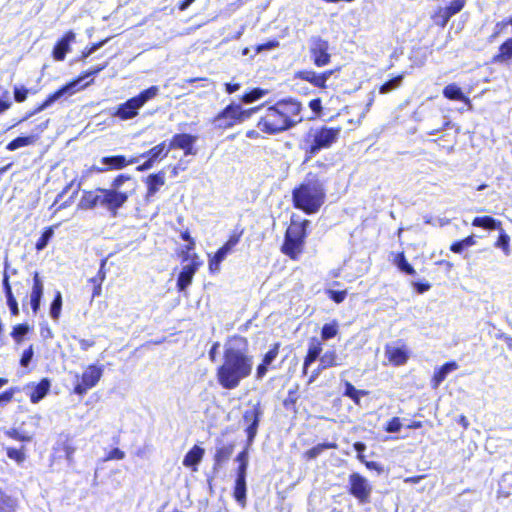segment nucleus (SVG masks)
I'll use <instances>...</instances> for the list:
<instances>
[{"instance_id": "nucleus-1", "label": "nucleus", "mask_w": 512, "mask_h": 512, "mask_svg": "<svg viewBox=\"0 0 512 512\" xmlns=\"http://www.w3.org/2000/svg\"><path fill=\"white\" fill-rule=\"evenodd\" d=\"M254 366L248 340L242 336H233L224 344L223 363L217 368V381L222 388L235 389L240 382L249 377Z\"/></svg>"}, {"instance_id": "nucleus-2", "label": "nucleus", "mask_w": 512, "mask_h": 512, "mask_svg": "<svg viewBox=\"0 0 512 512\" xmlns=\"http://www.w3.org/2000/svg\"><path fill=\"white\" fill-rule=\"evenodd\" d=\"M134 190L135 182L131 176L120 174L107 189L97 188L93 191H84L78 206L81 209H93L100 205L115 217Z\"/></svg>"}, {"instance_id": "nucleus-3", "label": "nucleus", "mask_w": 512, "mask_h": 512, "mask_svg": "<svg viewBox=\"0 0 512 512\" xmlns=\"http://www.w3.org/2000/svg\"><path fill=\"white\" fill-rule=\"evenodd\" d=\"M302 106L294 99H283L267 108L257 127L268 134H276L288 130L302 121Z\"/></svg>"}, {"instance_id": "nucleus-4", "label": "nucleus", "mask_w": 512, "mask_h": 512, "mask_svg": "<svg viewBox=\"0 0 512 512\" xmlns=\"http://www.w3.org/2000/svg\"><path fill=\"white\" fill-rule=\"evenodd\" d=\"M325 197L324 181L311 172L292 192L295 208L304 211L306 214L318 212L325 201Z\"/></svg>"}, {"instance_id": "nucleus-5", "label": "nucleus", "mask_w": 512, "mask_h": 512, "mask_svg": "<svg viewBox=\"0 0 512 512\" xmlns=\"http://www.w3.org/2000/svg\"><path fill=\"white\" fill-rule=\"evenodd\" d=\"M260 107L243 110L240 104L231 103L226 106L214 119L213 125L216 129H228L236 123H241L250 118Z\"/></svg>"}, {"instance_id": "nucleus-6", "label": "nucleus", "mask_w": 512, "mask_h": 512, "mask_svg": "<svg viewBox=\"0 0 512 512\" xmlns=\"http://www.w3.org/2000/svg\"><path fill=\"white\" fill-rule=\"evenodd\" d=\"M158 93V86H151L148 89L143 90L137 96L120 104L114 115L122 120L132 119L138 115L139 109H141L148 101L155 98Z\"/></svg>"}, {"instance_id": "nucleus-7", "label": "nucleus", "mask_w": 512, "mask_h": 512, "mask_svg": "<svg viewBox=\"0 0 512 512\" xmlns=\"http://www.w3.org/2000/svg\"><path fill=\"white\" fill-rule=\"evenodd\" d=\"M307 224L308 221H304L303 224L293 223L288 227L286 231L281 250L291 259H297L298 255L302 252L304 239L306 237Z\"/></svg>"}, {"instance_id": "nucleus-8", "label": "nucleus", "mask_w": 512, "mask_h": 512, "mask_svg": "<svg viewBox=\"0 0 512 512\" xmlns=\"http://www.w3.org/2000/svg\"><path fill=\"white\" fill-rule=\"evenodd\" d=\"M341 133L340 127L322 126L311 131V144L307 152L311 155L317 154L322 149L331 147L339 138Z\"/></svg>"}, {"instance_id": "nucleus-9", "label": "nucleus", "mask_w": 512, "mask_h": 512, "mask_svg": "<svg viewBox=\"0 0 512 512\" xmlns=\"http://www.w3.org/2000/svg\"><path fill=\"white\" fill-rule=\"evenodd\" d=\"M349 493L357 499L359 504L370 503L372 485L364 476L357 472H353L348 478Z\"/></svg>"}, {"instance_id": "nucleus-10", "label": "nucleus", "mask_w": 512, "mask_h": 512, "mask_svg": "<svg viewBox=\"0 0 512 512\" xmlns=\"http://www.w3.org/2000/svg\"><path fill=\"white\" fill-rule=\"evenodd\" d=\"M263 416V410L260 403L253 404L243 413V422L246 425L245 432L247 434L246 446H251L258 432L260 420Z\"/></svg>"}, {"instance_id": "nucleus-11", "label": "nucleus", "mask_w": 512, "mask_h": 512, "mask_svg": "<svg viewBox=\"0 0 512 512\" xmlns=\"http://www.w3.org/2000/svg\"><path fill=\"white\" fill-rule=\"evenodd\" d=\"M78 82L79 81H71V82L65 84L64 86H62L61 88H59L54 93L50 94L42 104H40L35 109H32V111L26 113V115L20 120V122L26 121L29 118H31L32 116L42 112L43 110L50 107L56 101L62 99L64 96L73 95L76 92V87L78 85Z\"/></svg>"}, {"instance_id": "nucleus-12", "label": "nucleus", "mask_w": 512, "mask_h": 512, "mask_svg": "<svg viewBox=\"0 0 512 512\" xmlns=\"http://www.w3.org/2000/svg\"><path fill=\"white\" fill-rule=\"evenodd\" d=\"M104 368L102 365H89L81 376V381L74 387L77 395H84L89 389L96 386L103 375Z\"/></svg>"}, {"instance_id": "nucleus-13", "label": "nucleus", "mask_w": 512, "mask_h": 512, "mask_svg": "<svg viewBox=\"0 0 512 512\" xmlns=\"http://www.w3.org/2000/svg\"><path fill=\"white\" fill-rule=\"evenodd\" d=\"M410 357V350L403 340H396L385 345V358L393 366L406 364Z\"/></svg>"}, {"instance_id": "nucleus-14", "label": "nucleus", "mask_w": 512, "mask_h": 512, "mask_svg": "<svg viewBox=\"0 0 512 512\" xmlns=\"http://www.w3.org/2000/svg\"><path fill=\"white\" fill-rule=\"evenodd\" d=\"M328 47V42L320 37H312L310 39V53L316 66L322 67L330 62Z\"/></svg>"}, {"instance_id": "nucleus-15", "label": "nucleus", "mask_w": 512, "mask_h": 512, "mask_svg": "<svg viewBox=\"0 0 512 512\" xmlns=\"http://www.w3.org/2000/svg\"><path fill=\"white\" fill-rule=\"evenodd\" d=\"M464 2H451V4L439 10L433 15V20L436 25L444 27L449 19L462 10Z\"/></svg>"}, {"instance_id": "nucleus-16", "label": "nucleus", "mask_w": 512, "mask_h": 512, "mask_svg": "<svg viewBox=\"0 0 512 512\" xmlns=\"http://www.w3.org/2000/svg\"><path fill=\"white\" fill-rule=\"evenodd\" d=\"M199 265V262L193 260L191 263L183 266L177 279V288L180 292L185 291V289L191 284Z\"/></svg>"}, {"instance_id": "nucleus-17", "label": "nucleus", "mask_w": 512, "mask_h": 512, "mask_svg": "<svg viewBox=\"0 0 512 512\" xmlns=\"http://www.w3.org/2000/svg\"><path fill=\"white\" fill-rule=\"evenodd\" d=\"M139 161L138 157L127 160L122 155L106 156L101 159V163L105 165V168H99L98 171L103 172L107 169H122L129 164H135Z\"/></svg>"}, {"instance_id": "nucleus-18", "label": "nucleus", "mask_w": 512, "mask_h": 512, "mask_svg": "<svg viewBox=\"0 0 512 512\" xmlns=\"http://www.w3.org/2000/svg\"><path fill=\"white\" fill-rule=\"evenodd\" d=\"M332 75V71H327L321 74H318L314 71L305 70L300 71L296 74V77L305 80L307 82H310L315 87L324 88L326 85V81L329 79V77Z\"/></svg>"}, {"instance_id": "nucleus-19", "label": "nucleus", "mask_w": 512, "mask_h": 512, "mask_svg": "<svg viewBox=\"0 0 512 512\" xmlns=\"http://www.w3.org/2000/svg\"><path fill=\"white\" fill-rule=\"evenodd\" d=\"M75 39V34L72 31L67 32L55 45L53 49V57L57 61L64 60L66 53L70 49V43Z\"/></svg>"}, {"instance_id": "nucleus-20", "label": "nucleus", "mask_w": 512, "mask_h": 512, "mask_svg": "<svg viewBox=\"0 0 512 512\" xmlns=\"http://www.w3.org/2000/svg\"><path fill=\"white\" fill-rule=\"evenodd\" d=\"M147 184V194L146 200L150 201L151 198L159 191L160 187L165 184V173L164 171H159L155 174H150L146 178Z\"/></svg>"}, {"instance_id": "nucleus-21", "label": "nucleus", "mask_w": 512, "mask_h": 512, "mask_svg": "<svg viewBox=\"0 0 512 512\" xmlns=\"http://www.w3.org/2000/svg\"><path fill=\"white\" fill-rule=\"evenodd\" d=\"M321 352H322V344H321V342L317 338H312L310 343H309L307 355H306V357L304 359V364H303V373L304 374L307 373V368L314 361H316L318 358L320 359Z\"/></svg>"}, {"instance_id": "nucleus-22", "label": "nucleus", "mask_w": 512, "mask_h": 512, "mask_svg": "<svg viewBox=\"0 0 512 512\" xmlns=\"http://www.w3.org/2000/svg\"><path fill=\"white\" fill-rule=\"evenodd\" d=\"M204 453V449L200 446H193L184 456L183 465L185 467H191L194 471H196L197 465L202 461Z\"/></svg>"}, {"instance_id": "nucleus-23", "label": "nucleus", "mask_w": 512, "mask_h": 512, "mask_svg": "<svg viewBox=\"0 0 512 512\" xmlns=\"http://www.w3.org/2000/svg\"><path fill=\"white\" fill-rule=\"evenodd\" d=\"M246 475L247 473L237 472L234 487V498L242 506H244L246 502Z\"/></svg>"}, {"instance_id": "nucleus-24", "label": "nucleus", "mask_w": 512, "mask_h": 512, "mask_svg": "<svg viewBox=\"0 0 512 512\" xmlns=\"http://www.w3.org/2000/svg\"><path fill=\"white\" fill-rule=\"evenodd\" d=\"M234 451V444H226L216 448L214 455V470H217L223 463L229 460Z\"/></svg>"}, {"instance_id": "nucleus-25", "label": "nucleus", "mask_w": 512, "mask_h": 512, "mask_svg": "<svg viewBox=\"0 0 512 512\" xmlns=\"http://www.w3.org/2000/svg\"><path fill=\"white\" fill-rule=\"evenodd\" d=\"M196 140L197 137L190 134H175L170 141L169 150L173 148H188V146H193Z\"/></svg>"}, {"instance_id": "nucleus-26", "label": "nucleus", "mask_w": 512, "mask_h": 512, "mask_svg": "<svg viewBox=\"0 0 512 512\" xmlns=\"http://www.w3.org/2000/svg\"><path fill=\"white\" fill-rule=\"evenodd\" d=\"M169 151V147H166V143L162 142L151 148L149 151L143 153L140 157L149 158L153 163H155L157 160H162L167 157Z\"/></svg>"}, {"instance_id": "nucleus-27", "label": "nucleus", "mask_w": 512, "mask_h": 512, "mask_svg": "<svg viewBox=\"0 0 512 512\" xmlns=\"http://www.w3.org/2000/svg\"><path fill=\"white\" fill-rule=\"evenodd\" d=\"M456 369H458V364L454 361L447 362L438 368L433 376L434 386H439L445 380L447 375Z\"/></svg>"}, {"instance_id": "nucleus-28", "label": "nucleus", "mask_w": 512, "mask_h": 512, "mask_svg": "<svg viewBox=\"0 0 512 512\" xmlns=\"http://www.w3.org/2000/svg\"><path fill=\"white\" fill-rule=\"evenodd\" d=\"M50 389V381L47 378H43L34 388L30 394V400L32 403H38L42 400Z\"/></svg>"}, {"instance_id": "nucleus-29", "label": "nucleus", "mask_w": 512, "mask_h": 512, "mask_svg": "<svg viewBox=\"0 0 512 512\" xmlns=\"http://www.w3.org/2000/svg\"><path fill=\"white\" fill-rule=\"evenodd\" d=\"M472 225L487 230H502L501 222L491 216L475 217L472 221Z\"/></svg>"}, {"instance_id": "nucleus-30", "label": "nucleus", "mask_w": 512, "mask_h": 512, "mask_svg": "<svg viewBox=\"0 0 512 512\" xmlns=\"http://www.w3.org/2000/svg\"><path fill=\"white\" fill-rule=\"evenodd\" d=\"M59 449H61L65 453V458L69 463L73 462V455L75 453L76 448L72 444V440L69 435H60V438L57 442Z\"/></svg>"}, {"instance_id": "nucleus-31", "label": "nucleus", "mask_w": 512, "mask_h": 512, "mask_svg": "<svg viewBox=\"0 0 512 512\" xmlns=\"http://www.w3.org/2000/svg\"><path fill=\"white\" fill-rule=\"evenodd\" d=\"M443 95L450 100H459L464 101L466 103H470L469 98H467L461 88L456 84H449L443 89Z\"/></svg>"}, {"instance_id": "nucleus-32", "label": "nucleus", "mask_w": 512, "mask_h": 512, "mask_svg": "<svg viewBox=\"0 0 512 512\" xmlns=\"http://www.w3.org/2000/svg\"><path fill=\"white\" fill-rule=\"evenodd\" d=\"M512 59V38L507 39L499 47V53L494 56V61L499 63L508 62Z\"/></svg>"}, {"instance_id": "nucleus-33", "label": "nucleus", "mask_w": 512, "mask_h": 512, "mask_svg": "<svg viewBox=\"0 0 512 512\" xmlns=\"http://www.w3.org/2000/svg\"><path fill=\"white\" fill-rule=\"evenodd\" d=\"M337 444L335 442H325L320 443L311 449L307 450L304 454V457L308 460H313L317 458L320 454H322L327 449H336Z\"/></svg>"}, {"instance_id": "nucleus-34", "label": "nucleus", "mask_w": 512, "mask_h": 512, "mask_svg": "<svg viewBox=\"0 0 512 512\" xmlns=\"http://www.w3.org/2000/svg\"><path fill=\"white\" fill-rule=\"evenodd\" d=\"M343 395L349 397L356 405H360V397L366 396L368 391L356 389L350 382L346 381Z\"/></svg>"}, {"instance_id": "nucleus-35", "label": "nucleus", "mask_w": 512, "mask_h": 512, "mask_svg": "<svg viewBox=\"0 0 512 512\" xmlns=\"http://www.w3.org/2000/svg\"><path fill=\"white\" fill-rule=\"evenodd\" d=\"M320 369H327L333 366L341 365L335 351H327L320 357Z\"/></svg>"}, {"instance_id": "nucleus-36", "label": "nucleus", "mask_w": 512, "mask_h": 512, "mask_svg": "<svg viewBox=\"0 0 512 512\" xmlns=\"http://www.w3.org/2000/svg\"><path fill=\"white\" fill-rule=\"evenodd\" d=\"M44 285L38 272L34 273L33 286L30 294V300H41L43 296Z\"/></svg>"}, {"instance_id": "nucleus-37", "label": "nucleus", "mask_w": 512, "mask_h": 512, "mask_svg": "<svg viewBox=\"0 0 512 512\" xmlns=\"http://www.w3.org/2000/svg\"><path fill=\"white\" fill-rule=\"evenodd\" d=\"M62 309V294L60 291H56L55 297L50 304L49 314L54 321H58Z\"/></svg>"}, {"instance_id": "nucleus-38", "label": "nucleus", "mask_w": 512, "mask_h": 512, "mask_svg": "<svg viewBox=\"0 0 512 512\" xmlns=\"http://www.w3.org/2000/svg\"><path fill=\"white\" fill-rule=\"evenodd\" d=\"M230 250L224 245L218 249L214 256L209 261V268L211 271L218 270L220 263L226 258Z\"/></svg>"}, {"instance_id": "nucleus-39", "label": "nucleus", "mask_w": 512, "mask_h": 512, "mask_svg": "<svg viewBox=\"0 0 512 512\" xmlns=\"http://www.w3.org/2000/svg\"><path fill=\"white\" fill-rule=\"evenodd\" d=\"M395 264L401 272L407 275L414 276L416 274L415 269L410 265L403 253H399L396 256Z\"/></svg>"}, {"instance_id": "nucleus-40", "label": "nucleus", "mask_w": 512, "mask_h": 512, "mask_svg": "<svg viewBox=\"0 0 512 512\" xmlns=\"http://www.w3.org/2000/svg\"><path fill=\"white\" fill-rule=\"evenodd\" d=\"M267 94H268V90H265L262 88H254L251 91H249L248 93H245L242 96L241 101L246 104L253 103V102L263 98Z\"/></svg>"}, {"instance_id": "nucleus-41", "label": "nucleus", "mask_w": 512, "mask_h": 512, "mask_svg": "<svg viewBox=\"0 0 512 512\" xmlns=\"http://www.w3.org/2000/svg\"><path fill=\"white\" fill-rule=\"evenodd\" d=\"M403 78H404V75L401 74V75H398V76L386 81L385 83H383L380 86L379 92L381 94H386V93L391 92L392 90L397 89L402 84Z\"/></svg>"}, {"instance_id": "nucleus-42", "label": "nucleus", "mask_w": 512, "mask_h": 512, "mask_svg": "<svg viewBox=\"0 0 512 512\" xmlns=\"http://www.w3.org/2000/svg\"><path fill=\"white\" fill-rule=\"evenodd\" d=\"M34 141V138L33 136H21V137H17L15 138L14 140H12L11 142L8 143V145L6 146V149L8 151H15L21 147H25V146H28L30 144H32Z\"/></svg>"}, {"instance_id": "nucleus-43", "label": "nucleus", "mask_w": 512, "mask_h": 512, "mask_svg": "<svg viewBox=\"0 0 512 512\" xmlns=\"http://www.w3.org/2000/svg\"><path fill=\"white\" fill-rule=\"evenodd\" d=\"M29 331L30 327L27 323L18 324L13 327L11 337L17 344H20Z\"/></svg>"}, {"instance_id": "nucleus-44", "label": "nucleus", "mask_w": 512, "mask_h": 512, "mask_svg": "<svg viewBox=\"0 0 512 512\" xmlns=\"http://www.w3.org/2000/svg\"><path fill=\"white\" fill-rule=\"evenodd\" d=\"M476 241H475V237L473 235L471 236H468L460 241H456L454 242L451 247H450V250L454 253H462L463 250L465 248H468V247H471L473 245H475Z\"/></svg>"}, {"instance_id": "nucleus-45", "label": "nucleus", "mask_w": 512, "mask_h": 512, "mask_svg": "<svg viewBox=\"0 0 512 512\" xmlns=\"http://www.w3.org/2000/svg\"><path fill=\"white\" fill-rule=\"evenodd\" d=\"M16 501L0 491V512H14Z\"/></svg>"}, {"instance_id": "nucleus-46", "label": "nucleus", "mask_w": 512, "mask_h": 512, "mask_svg": "<svg viewBox=\"0 0 512 512\" xmlns=\"http://www.w3.org/2000/svg\"><path fill=\"white\" fill-rule=\"evenodd\" d=\"M54 235V230L52 227H48L46 228L43 233L41 234L40 238L37 240L36 242V250L37 251H42L43 249L46 248V246L48 245L50 239L53 237Z\"/></svg>"}, {"instance_id": "nucleus-47", "label": "nucleus", "mask_w": 512, "mask_h": 512, "mask_svg": "<svg viewBox=\"0 0 512 512\" xmlns=\"http://www.w3.org/2000/svg\"><path fill=\"white\" fill-rule=\"evenodd\" d=\"M12 106V100L8 89L0 85V114Z\"/></svg>"}, {"instance_id": "nucleus-48", "label": "nucleus", "mask_w": 512, "mask_h": 512, "mask_svg": "<svg viewBox=\"0 0 512 512\" xmlns=\"http://www.w3.org/2000/svg\"><path fill=\"white\" fill-rule=\"evenodd\" d=\"M338 333V324L333 321L332 323H326L321 330V338L323 340H329L335 337Z\"/></svg>"}, {"instance_id": "nucleus-49", "label": "nucleus", "mask_w": 512, "mask_h": 512, "mask_svg": "<svg viewBox=\"0 0 512 512\" xmlns=\"http://www.w3.org/2000/svg\"><path fill=\"white\" fill-rule=\"evenodd\" d=\"M250 446H247L242 452H240L237 457H236V461L239 463V466H238V469H237V472H241V473H247V468H248V458H249V454H248V448Z\"/></svg>"}, {"instance_id": "nucleus-50", "label": "nucleus", "mask_w": 512, "mask_h": 512, "mask_svg": "<svg viewBox=\"0 0 512 512\" xmlns=\"http://www.w3.org/2000/svg\"><path fill=\"white\" fill-rule=\"evenodd\" d=\"M495 246L497 248L502 249L503 252L505 253V255H509L510 254V237L502 231L498 237V240L495 243Z\"/></svg>"}, {"instance_id": "nucleus-51", "label": "nucleus", "mask_w": 512, "mask_h": 512, "mask_svg": "<svg viewBox=\"0 0 512 512\" xmlns=\"http://www.w3.org/2000/svg\"><path fill=\"white\" fill-rule=\"evenodd\" d=\"M29 90L24 86H14V100L18 103L24 102L28 97Z\"/></svg>"}, {"instance_id": "nucleus-52", "label": "nucleus", "mask_w": 512, "mask_h": 512, "mask_svg": "<svg viewBox=\"0 0 512 512\" xmlns=\"http://www.w3.org/2000/svg\"><path fill=\"white\" fill-rule=\"evenodd\" d=\"M7 456L10 459L15 460L18 464L25 460V454L22 449L7 448Z\"/></svg>"}, {"instance_id": "nucleus-53", "label": "nucleus", "mask_w": 512, "mask_h": 512, "mask_svg": "<svg viewBox=\"0 0 512 512\" xmlns=\"http://www.w3.org/2000/svg\"><path fill=\"white\" fill-rule=\"evenodd\" d=\"M402 428V422L399 417L392 418L386 425L385 431L389 433H397Z\"/></svg>"}, {"instance_id": "nucleus-54", "label": "nucleus", "mask_w": 512, "mask_h": 512, "mask_svg": "<svg viewBox=\"0 0 512 512\" xmlns=\"http://www.w3.org/2000/svg\"><path fill=\"white\" fill-rule=\"evenodd\" d=\"M34 355L33 346L30 345L27 349H25L22 353L21 359H20V365L22 367H27Z\"/></svg>"}, {"instance_id": "nucleus-55", "label": "nucleus", "mask_w": 512, "mask_h": 512, "mask_svg": "<svg viewBox=\"0 0 512 512\" xmlns=\"http://www.w3.org/2000/svg\"><path fill=\"white\" fill-rule=\"evenodd\" d=\"M279 352V344L276 343L263 357L265 364H271L277 357Z\"/></svg>"}, {"instance_id": "nucleus-56", "label": "nucleus", "mask_w": 512, "mask_h": 512, "mask_svg": "<svg viewBox=\"0 0 512 512\" xmlns=\"http://www.w3.org/2000/svg\"><path fill=\"white\" fill-rule=\"evenodd\" d=\"M328 295L330 299H332L336 303H341L344 301L347 292L345 290L343 291H337V290H328Z\"/></svg>"}, {"instance_id": "nucleus-57", "label": "nucleus", "mask_w": 512, "mask_h": 512, "mask_svg": "<svg viewBox=\"0 0 512 512\" xmlns=\"http://www.w3.org/2000/svg\"><path fill=\"white\" fill-rule=\"evenodd\" d=\"M6 300H7V305L10 309L11 314L13 316L19 315L18 302H17L16 298L14 297V295L6 297Z\"/></svg>"}, {"instance_id": "nucleus-58", "label": "nucleus", "mask_w": 512, "mask_h": 512, "mask_svg": "<svg viewBox=\"0 0 512 512\" xmlns=\"http://www.w3.org/2000/svg\"><path fill=\"white\" fill-rule=\"evenodd\" d=\"M125 457V453L120 450L119 448H113L108 455L105 457L104 461H110V460H121Z\"/></svg>"}, {"instance_id": "nucleus-59", "label": "nucleus", "mask_w": 512, "mask_h": 512, "mask_svg": "<svg viewBox=\"0 0 512 512\" xmlns=\"http://www.w3.org/2000/svg\"><path fill=\"white\" fill-rule=\"evenodd\" d=\"M16 390L17 389H15V388H11V389L6 390L0 394V402H1L2 406L9 403L12 400Z\"/></svg>"}, {"instance_id": "nucleus-60", "label": "nucleus", "mask_w": 512, "mask_h": 512, "mask_svg": "<svg viewBox=\"0 0 512 512\" xmlns=\"http://www.w3.org/2000/svg\"><path fill=\"white\" fill-rule=\"evenodd\" d=\"M8 436L12 439L19 440V441H30L31 437L25 434H22L16 429H11L7 432Z\"/></svg>"}, {"instance_id": "nucleus-61", "label": "nucleus", "mask_w": 512, "mask_h": 512, "mask_svg": "<svg viewBox=\"0 0 512 512\" xmlns=\"http://www.w3.org/2000/svg\"><path fill=\"white\" fill-rule=\"evenodd\" d=\"M279 45V42L276 40H271L266 43L260 44L256 47V52L260 53L265 50H272Z\"/></svg>"}, {"instance_id": "nucleus-62", "label": "nucleus", "mask_w": 512, "mask_h": 512, "mask_svg": "<svg viewBox=\"0 0 512 512\" xmlns=\"http://www.w3.org/2000/svg\"><path fill=\"white\" fill-rule=\"evenodd\" d=\"M354 450L357 452V458L363 463L365 461V457L363 452L366 450V444L363 442H355L353 444Z\"/></svg>"}, {"instance_id": "nucleus-63", "label": "nucleus", "mask_w": 512, "mask_h": 512, "mask_svg": "<svg viewBox=\"0 0 512 512\" xmlns=\"http://www.w3.org/2000/svg\"><path fill=\"white\" fill-rule=\"evenodd\" d=\"M2 284H3V289H4V293H5L6 297L14 295L13 292H12V288H11L10 282H9V276H8L6 270L4 271Z\"/></svg>"}, {"instance_id": "nucleus-64", "label": "nucleus", "mask_w": 512, "mask_h": 512, "mask_svg": "<svg viewBox=\"0 0 512 512\" xmlns=\"http://www.w3.org/2000/svg\"><path fill=\"white\" fill-rule=\"evenodd\" d=\"M40 335L45 340L53 338V332L47 323L40 325Z\"/></svg>"}]
</instances>
